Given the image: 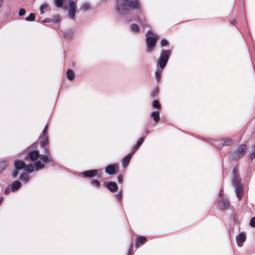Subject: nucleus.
Segmentation results:
<instances>
[{"mask_svg": "<svg viewBox=\"0 0 255 255\" xmlns=\"http://www.w3.org/2000/svg\"><path fill=\"white\" fill-rule=\"evenodd\" d=\"M147 239L145 237H139L137 238L136 246L137 248H138V243H140L141 244H143L146 241Z\"/></svg>", "mask_w": 255, "mask_h": 255, "instance_id": "20", "label": "nucleus"}, {"mask_svg": "<svg viewBox=\"0 0 255 255\" xmlns=\"http://www.w3.org/2000/svg\"><path fill=\"white\" fill-rule=\"evenodd\" d=\"M30 146L27 148L29 153L27 155V158L32 161H37V159L39 158L45 163H48L52 165L53 162L52 159L46 154H40L37 150H30Z\"/></svg>", "mask_w": 255, "mask_h": 255, "instance_id": "3", "label": "nucleus"}, {"mask_svg": "<svg viewBox=\"0 0 255 255\" xmlns=\"http://www.w3.org/2000/svg\"><path fill=\"white\" fill-rule=\"evenodd\" d=\"M106 187L110 191L113 192L117 191L118 189V186L115 182H109L107 184Z\"/></svg>", "mask_w": 255, "mask_h": 255, "instance_id": "13", "label": "nucleus"}, {"mask_svg": "<svg viewBox=\"0 0 255 255\" xmlns=\"http://www.w3.org/2000/svg\"><path fill=\"white\" fill-rule=\"evenodd\" d=\"M66 76L68 79L72 80L75 77V73L73 70L68 69L66 72Z\"/></svg>", "mask_w": 255, "mask_h": 255, "instance_id": "21", "label": "nucleus"}, {"mask_svg": "<svg viewBox=\"0 0 255 255\" xmlns=\"http://www.w3.org/2000/svg\"><path fill=\"white\" fill-rule=\"evenodd\" d=\"M255 157V145H253L251 147L250 158L253 160Z\"/></svg>", "mask_w": 255, "mask_h": 255, "instance_id": "27", "label": "nucleus"}, {"mask_svg": "<svg viewBox=\"0 0 255 255\" xmlns=\"http://www.w3.org/2000/svg\"><path fill=\"white\" fill-rule=\"evenodd\" d=\"M132 154L133 152H130L123 158L122 164L124 168H126L128 165Z\"/></svg>", "mask_w": 255, "mask_h": 255, "instance_id": "12", "label": "nucleus"}, {"mask_svg": "<svg viewBox=\"0 0 255 255\" xmlns=\"http://www.w3.org/2000/svg\"><path fill=\"white\" fill-rule=\"evenodd\" d=\"M158 88H157L156 89H155L151 94V96L153 97V98H155L157 94H158Z\"/></svg>", "mask_w": 255, "mask_h": 255, "instance_id": "37", "label": "nucleus"}, {"mask_svg": "<svg viewBox=\"0 0 255 255\" xmlns=\"http://www.w3.org/2000/svg\"><path fill=\"white\" fill-rule=\"evenodd\" d=\"M132 251H133V243H131L130 244V247H129V249L128 250V255H131L132 254Z\"/></svg>", "mask_w": 255, "mask_h": 255, "instance_id": "40", "label": "nucleus"}, {"mask_svg": "<svg viewBox=\"0 0 255 255\" xmlns=\"http://www.w3.org/2000/svg\"><path fill=\"white\" fill-rule=\"evenodd\" d=\"M90 183L97 188H99L101 186V183L97 180L92 179L90 181Z\"/></svg>", "mask_w": 255, "mask_h": 255, "instance_id": "28", "label": "nucleus"}, {"mask_svg": "<svg viewBox=\"0 0 255 255\" xmlns=\"http://www.w3.org/2000/svg\"><path fill=\"white\" fill-rule=\"evenodd\" d=\"M48 7V4L46 3H44L40 6V14H43L44 12L47 10Z\"/></svg>", "mask_w": 255, "mask_h": 255, "instance_id": "26", "label": "nucleus"}, {"mask_svg": "<svg viewBox=\"0 0 255 255\" xmlns=\"http://www.w3.org/2000/svg\"><path fill=\"white\" fill-rule=\"evenodd\" d=\"M75 10H72V9H69L68 11V14L70 16V17L72 19H74L75 16Z\"/></svg>", "mask_w": 255, "mask_h": 255, "instance_id": "34", "label": "nucleus"}, {"mask_svg": "<svg viewBox=\"0 0 255 255\" xmlns=\"http://www.w3.org/2000/svg\"><path fill=\"white\" fill-rule=\"evenodd\" d=\"M145 36L147 47L146 51L149 52L151 51L155 46L156 42L158 39V36L151 30L147 31Z\"/></svg>", "mask_w": 255, "mask_h": 255, "instance_id": "4", "label": "nucleus"}, {"mask_svg": "<svg viewBox=\"0 0 255 255\" xmlns=\"http://www.w3.org/2000/svg\"><path fill=\"white\" fill-rule=\"evenodd\" d=\"M246 239V235L241 233L237 235L236 237L237 243L239 247H242L243 246V243L245 241Z\"/></svg>", "mask_w": 255, "mask_h": 255, "instance_id": "11", "label": "nucleus"}, {"mask_svg": "<svg viewBox=\"0 0 255 255\" xmlns=\"http://www.w3.org/2000/svg\"><path fill=\"white\" fill-rule=\"evenodd\" d=\"M64 34L66 37L70 38L73 35V32L71 29H68L64 32Z\"/></svg>", "mask_w": 255, "mask_h": 255, "instance_id": "24", "label": "nucleus"}, {"mask_svg": "<svg viewBox=\"0 0 255 255\" xmlns=\"http://www.w3.org/2000/svg\"><path fill=\"white\" fill-rule=\"evenodd\" d=\"M44 166V163L41 162L40 160H37L35 162L34 165L32 164H25L24 169L28 173H31L33 171L34 168L36 171H38L43 168Z\"/></svg>", "mask_w": 255, "mask_h": 255, "instance_id": "7", "label": "nucleus"}, {"mask_svg": "<svg viewBox=\"0 0 255 255\" xmlns=\"http://www.w3.org/2000/svg\"><path fill=\"white\" fill-rule=\"evenodd\" d=\"M239 172L238 166L235 167L232 174V184L235 188V192L239 200H241L244 195L243 185L241 183L240 177L238 175Z\"/></svg>", "mask_w": 255, "mask_h": 255, "instance_id": "2", "label": "nucleus"}, {"mask_svg": "<svg viewBox=\"0 0 255 255\" xmlns=\"http://www.w3.org/2000/svg\"><path fill=\"white\" fill-rule=\"evenodd\" d=\"M162 71V70L161 69H158L155 73V78L158 82H159L160 80Z\"/></svg>", "mask_w": 255, "mask_h": 255, "instance_id": "25", "label": "nucleus"}, {"mask_svg": "<svg viewBox=\"0 0 255 255\" xmlns=\"http://www.w3.org/2000/svg\"><path fill=\"white\" fill-rule=\"evenodd\" d=\"M68 4H69V9H72V10L75 9V3L73 0H69Z\"/></svg>", "mask_w": 255, "mask_h": 255, "instance_id": "30", "label": "nucleus"}, {"mask_svg": "<svg viewBox=\"0 0 255 255\" xmlns=\"http://www.w3.org/2000/svg\"><path fill=\"white\" fill-rule=\"evenodd\" d=\"M231 23L232 24H235L236 23V21L235 20H233L231 21Z\"/></svg>", "mask_w": 255, "mask_h": 255, "instance_id": "47", "label": "nucleus"}, {"mask_svg": "<svg viewBox=\"0 0 255 255\" xmlns=\"http://www.w3.org/2000/svg\"><path fill=\"white\" fill-rule=\"evenodd\" d=\"M144 140V137H140L138 141L137 142L136 144L132 147V151L131 152H133V154L135 152V150H136L142 144Z\"/></svg>", "mask_w": 255, "mask_h": 255, "instance_id": "16", "label": "nucleus"}, {"mask_svg": "<svg viewBox=\"0 0 255 255\" xmlns=\"http://www.w3.org/2000/svg\"><path fill=\"white\" fill-rule=\"evenodd\" d=\"M22 184L21 182H20L19 180L15 181L6 187L4 190V193L5 194H8L11 191L14 192L20 188Z\"/></svg>", "mask_w": 255, "mask_h": 255, "instance_id": "8", "label": "nucleus"}, {"mask_svg": "<svg viewBox=\"0 0 255 255\" xmlns=\"http://www.w3.org/2000/svg\"><path fill=\"white\" fill-rule=\"evenodd\" d=\"M152 106L154 108H156L158 109H160L161 108V106L157 100H154L153 102Z\"/></svg>", "mask_w": 255, "mask_h": 255, "instance_id": "33", "label": "nucleus"}, {"mask_svg": "<svg viewBox=\"0 0 255 255\" xmlns=\"http://www.w3.org/2000/svg\"><path fill=\"white\" fill-rule=\"evenodd\" d=\"M47 132H48V125H47L45 127V128L42 131V136H48L47 135Z\"/></svg>", "mask_w": 255, "mask_h": 255, "instance_id": "35", "label": "nucleus"}, {"mask_svg": "<svg viewBox=\"0 0 255 255\" xmlns=\"http://www.w3.org/2000/svg\"><path fill=\"white\" fill-rule=\"evenodd\" d=\"M90 5L89 4L86 3L83 4V5L81 7V8L83 9L84 10H86L89 8Z\"/></svg>", "mask_w": 255, "mask_h": 255, "instance_id": "38", "label": "nucleus"}, {"mask_svg": "<svg viewBox=\"0 0 255 255\" xmlns=\"http://www.w3.org/2000/svg\"><path fill=\"white\" fill-rule=\"evenodd\" d=\"M49 142L48 136H42L40 137V143L41 147L42 148L45 147V146L48 144Z\"/></svg>", "mask_w": 255, "mask_h": 255, "instance_id": "15", "label": "nucleus"}, {"mask_svg": "<svg viewBox=\"0 0 255 255\" xmlns=\"http://www.w3.org/2000/svg\"><path fill=\"white\" fill-rule=\"evenodd\" d=\"M20 180L24 182H27L29 180V175L27 173H23L20 176Z\"/></svg>", "mask_w": 255, "mask_h": 255, "instance_id": "23", "label": "nucleus"}, {"mask_svg": "<svg viewBox=\"0 0 255 255\" xmlns=\"http://www.w3.org/2000/svg\"><path fill=\"white\" fill-rule=\"evenodd\" d=\"M7 166V161H1L0 162V173L4 169V168Z\"/></svg>", "mask_w": 255, "mask_h": 255, "instance_id": "32", "label": "nucleus"}, {"mask_svg": "<svg viewBox=\"0 0 255 255\" xmlns=\"http://www.w3.org/2000/svg\"><path fill=\"white\" fill-rule=\"evenodd\" d=\"M18 174V172L17 171V170L16 169L15 170H13V171L12 172V175L13 177H16L17 175Z\"/></svg>", "mask_w": 255, "mask_h": 255, "instance_id": "43", "label": "nucleus"}, {"mask_svg": "<svg viewBox=\"0 0 255 255\" xmlns=\"http://www.w3.org/2000/svg\"><path fill=\"white\" fill-rule=\"evenodd\" d=\"M130 30L133 32L138 33L140 31L139 27L136 24H132L130 26Z\"/></svg>", "mask_w": 255, "mask_h": 255, "instance_id": "22", "label": "nucleus"}, {"mask_svg": "<svg viewBox=\"0 0 255 255\" xmlns=\"http://www.w3.org/2000/svg\"><path fill=\"white\" fill-rule=\"evenodd\" d=\"M64 0H54V3L56 7H62L63 4Z\"/></svg>", "mask_w": 255, "mask_h": 255, "instance_id": "29", "label": "nucleus"}, {"mask_svg": "<svg viewBox=\"0 0 255 255\" xmlns=\"http://www.w3.org/2000/svg\"><path fill=\"white\" fill-rule=\"evenodd\" d=\"M171 55V50L169 49L165 50L162 49L161 50L160 54L157 62L160 69L163 70L166 65L169 57Z\"/></svg>", "mask_w": 255, "mask_h": 255, "instance_id": "5", "label": "nucleus"}, {"mask_svg": "<svg viewBox=\"0 0 255 255\" xmlns=\"http://www.w3.org/2000/svg\"><path fill=\"white\" fill-rule=\"evenodd\" d=\"M240 1H243L244 0H240Z\"/></svg>", "mask_w": 255, "mask_h": 255, "instance_id": "53", "label": "nucleus"}, {"mask_svg": "<svg viewBox=\"0 0 255 255\" xmlns=\"http://www.w3.org/2000/svg\"><path fill=\"white\" fill-rule=\"evenodd\" d=\"M118 181L119 183H121L123 182V176L122 175H119L118 177Z\"/></svg>", "mask_w": 255, "mask_h": 255, "instance_id": "44", "label": "nucleus"}, {"mask_svg": "<svg viewBox=\"0 0 255 255\" xmlns=\"http://www.w3.org/2000/svg\"><path fill=\"white\" fill-rule=\"evenodd\" d=\"M117 167L118 165L116 164H110L105 168V172L109 175H113L115 173Z\"/></svg>", "mask_w": 255, "mask_h": 255, "instance_id": "10", "label": "nucleus"}, {"mask_svg": "<svg viewBox=\"0 0 255 255\" xmlns=\"http://www.w3.org/2000/svg\"><path fill=\"white\" fill-rule=\"evenodd\" d=\"M250 225L252 227H255V217H253L251 219L250 222Z\"/></svg>", "mask_w": 255, "mask_h": 255, "instance_id": "39", "label": "nucleus"}, {"mask_svg": "<svg viewBox=\"0 0 255 255\" xmlns=\"http://www.w3.org/2000/svg\"><path fill=\"white\" fill-rule=\"evenodd\" d=\"M3 197H1L0 198V204L1 203V202L3 201Z\"/></svg>", "mask_w": 255, "mask_h": 255, "instance_id": "48", "label": "nucleus"}, {"mask_svg": "<svg viewBox=\"0 0 255 255\" xmlns=\"http://www.w3.org/2000/svg\"><path fill=\"white\" fill-rule=\"evenodd\" d=\"M222 190H222V189H221V190H220V193H219V196H221V195H222Z\"/></svg>", "mask_w": 255, "mask_h": 255, "instance_id": "51", "label": "nucleus"}, {"mask_svg": "<svg viewBox=\"0 0 255 255\" xmlns=\"http://www.w3.org/2000/svg\"><path fill=\"white\" fill-rule=\"evenodd\" d=\"M223 146L230 145L234 143L235 140L231 138H226L223 139Z\"/></svg>", "mask_w": 255, "mask_h": 255, "instance_id": "17", "label": "nucleus"}, {"mask_svg": "<svg viewBox=\"0 0 255 255\" xmlns=\"http://www.w3.org/2000/svg\"><path fill=\"white\" fill-rule=\"evenodd\" d=\"M35 15L34 13H31L28 17H26L25 20L26 21H32L35 20Z\"/></svg>", "mask_w": 255, "mask_h": 255, "instance_id": "31", "label": "nucleus"}, {"mask_svg": "<svg viewBox=\"0 0 255 255\" xmlns=\"http://www.w3.org/2000/svg\"><path fill=\"white\" fill-rule=\"evenodd\" d=\"M98 170L97 169H93L86 170L81 173V176L83 177L92 178L98 175Z\"/></svg>", "mask_w": 255, "mask_h": 255, "instance_id": "9", "label": "nucleus"}, {"mask_svg": "<svg viewBox=\"0 0 255 255\" xmlns=\"http://www.w3.org/2000/svg\"><path fill=\"white\" fill-rule=\"evenodd\" d=\"M151 117L153 118L154 121L156 123L158 122L160 119L159 112L158 111H154L151 113Z\"/></svg>", "mask_w": 255, "mask_h": 255, "instance_id": "18", "label": "nucleus"}, {"mask_svg": "<svg viewBox=\"0 0 255 255\" xmlns=\"http://www.w3.org/2000/svg\"><path fill=\"white\" fill-rule=\"evenodd\" d=\"M149 132V130L148 129H147L145 131L146 134H147Z\"/></svg>", "mask_w": 255, "mask_h": 255, "instance_id": "50", "label": "nucleus"}, {"mask_svg": "<svg viewBox=\"0 0 255 255\" xmlns=\"http://www.w3.org/2000/svg\"><path fill=\"white\" fill-rule=\"evenodd\" d=\"M25 12H26V11H25V9L21 8L19 10L18 14L20 16H23L25 14Z\"/></svg>", "mask_w": 255, "mask_h": 255, "instance_id": "41", "label": "nucleus"}, {"mask_svg": "<svg viewBox=\"0 0 255 255\" xmlns=\"http://www.w3.org/2000/svg\"><path fill=\"white\" fill-rule=\"evenodd\" d=\"M246 150L247 147L246 145L242 144L240 145L236 150L230 152L229 153L230 157L232 160H235L240 158L244 155Z\"/></svg>", "mask_w": 255, "mask_h": 255, "instance_id": "6", "label": "nucleus"}, {"mask_svg": "<svg viewBox=\"0 0 255 255\" xmlns=\"http://www.w3.org/2000/svg\"><path fill=\"white\" fill-rule=\"evenodd\" d=\"M14 166L16 170H19L24 168L25 162L22 160H16L14 163Z\"/></svg>", "mask_w": 255, "mask_h": 255, "instance_id": "14", "label": "nucleus"}, {"mask_svg": "<svg viewBox=\"0 0 255 255\" xmlns=\"http://www.w3.org/2000/svg\"><path fill=\"white\" fill-rule=\"evenodd\" d=\"M139 7L137 0H117V11L121 16L127 14L129 10Z\"/></svg>", "mask_w": 255, "mask_h": 255, "instance_id": "1", "label": "nucleus"}, {"mask_svg": "<svg viewBox=\"0 0 255 255\" xmlns=\"http://www.w3.org/2000/svg\"><path fill=\"white\" fill-rule=\"evenodd\" d=\"M168 43V41L165 39H163L161 41V45L162 46H165V45H167Z\"/></svg>", "mask_w": 255, "mask_h": 255, "instance_id": "42", "label": "nucleus"}, {"mask_svg": "<svg viewBox=\"0 0 255 255\" xmlns=\"http://www.w3.org/2000/svg\"><path fill=\"white\" fill-rule=\"evenodd\" d=\"M3 3V0H0V7L2 5Z\"/></svg>", "mask_w": 255, "mask_h": 255, "instance_id": "49", "label": "nucleus"}, {"mask_svg": "<svg viewBox=\"0 0 255 255\" xmlns=\"http://www.w3.org/2000/svg\"><path fill=\"white\" fill-rule=\"evenodd\" d=\"M122 192L120 191L118 194H117L116 197L119 200H120L122 199Z\"/></svg>", "mask_w": 255, "mask_h": 255, "instance_id": "45", "label": "nucleus"}, {"mask_svg": "<svg viewBox=\"0 0 255 255\" xmlns=\"http://www.w3.org/2000/svg\"><path fill=\"white\" fill-rule=\"evenodd\" d=\"M61 20V16L59 15H56L53 17V21L55 23L59 22Z\"/></svg>", "mask_w": 255, "mask_h": 255, "instance_id": "36", "label": "nucleus"}, {"mask_svg": "<svg viewBox=\"0 0 255 255\" xmlns=\"http://www.w3.org/2000/svg\"><path fill=\"white\" fill-rule=\"evenodd\" d=\"M48 153V149L47 148H46L45 149V153Z\"/></svg>", "mask_w": 255, "mask_h": 255, "instance_id": "52", "label": "nucleus"}, {"mask_svg": "<svg viewBox=\"0 0 255 255\" xmlns=\"http://www.w3.org/2000/svg\"><path fill=\"white\" fill-rule=\"evenodd\" d=\"M221 206L224 209H227L229 206V202L226 198H223L220 201Z\"/></svg>", "mask_w": 255, "mask_h": 255, "instance_id": "19", "label": "nucleus"}, {"mask_svg": "<svg viewBox=\"0 0 255 255\" xmlns=\"http://www.w3.org/2000/svg\"><path fill=\"white\" fill-rule=\"evenodd\" d=\"M51 20H52L51 19H50L49 18H46L44 20V22H49L51 21Z\"/></svg>", "mask_w": 255, "mask_h": 255, "instance_id": "46", "label": "nucleus"}]
</instances>
